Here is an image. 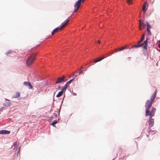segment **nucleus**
<instances>
[{
    "instance_id": "7ed1b4c3",
    "label": "nucleus",
    "mask_w": 160,
    "mask_h": 160,
    "mask_svg": "<svg viewBox=\"0 0 160 160\" xmlns=\"http://www.w3.org/2000/svg\"><path fill=\"white\" fill-rule=\"evenodd\" d=\"M36 55V53H33L28 58L26 61V63L28 66H30L32 63Z\"/></svg>"
},
{
    "instance_id": "ddd939ff",
    "label": "nucleus",
    "mask_w": 160,
    "mask_h": 160,
    "mask_svg": "<svg viewBox=\"0 0 160 160\" xmlns=\"http://www.w3.org/2000/svg\"><path fill=\"white\" fill-rule=\"evenodd\" d=\"M9 131L7 130H2L0 131V134H9L10 133Z\"/></svg>"
},
{
    "instance_id": "0eeeda50",
    "label": "nucleus",
    "mask_w": 160,
    "mask_h": 160,
    "mask_svg": "<svg viewBox=\"0 0 160 160\" xmlns=\"http://www.w3.org/2000/svg\"><path fill=\"white\" fill-rule=\"evenodd\" d=\"M157 94V89H155V91L153 93V94L152 96L150 98V102H152V103L154 101L156 96Z\"/></svg>"
},
{
    "instance_id": "e433bc0d",
    "label": "nucleus",
    "mask_w": 160,
    "mask_h": 160,
    "mask_svg": "<svg viewBox=\"0 0 160 160\" xmlns=\"http://www.w3.org/2000/svg\"><path fill=\"white\" fill-rule=\"evenodd\" d=\"M159 42H160V40L159 41Z\"/></svg>"
},
{
    "instance_id": "72a5a7b5",
    "label": "nucleus",
    "mask_w": 160,
    "mask_h": 160,
    "mask_svg": "<svg viewBox=\"0 0 160 160\" xmlns=\"http://www.w3.org/2000/svg\"><path fill=\"white\" fill-rule=\"evenodd\" d=\"M83 68V67H81V68Z\"/></svg>"
},
{
    "instance_id": "6e6552de",
    "label": "nucleus",
    "mask_w": 160,
    "mask_h": 160,
    "mask_svg": "<svg viewBox=\"0 0 160 160\" xmlns=\"http://www.w3.org/2000/svg\"><path fill=\"white\" fill-rule=\"evenodd\" d=\"M65 78V77L64 76H62V77L59 78L57 79V81L55 82V84L61 83L63 82L64 81V80Z\"/></svg>"
},
{
    "instance_id": "7c9ffc66",
    "label": "nucleus",
    "mask_w": 160,
    "mask_h": 160,
    "mask_svg": "<svg viewBox=\"0 0 160 160\" xmlns=\"http://www.w3.org/2000/svg\"><path fill=\"white\" fill-rule=\"evenodd\" d=\"M158 47L159 48H160V43L158 44Z\"/></svg>"
},
{
    "instance_id": "f03ea898",
    "label": "nucleus",
    "mask_w": 160,
    "mask_h": 160,
    "mask_svg": "<svg viewBox=\"0 0 160 160\" xmlns=\"http://www.w3.org/2000/svg\"><path fill=\"white\" fill-rule=\"evenodd\" d=\"M143 40L144 39L141 38L140 40L138 42V44L133 46L132 48H138L143 46V48L144 49H147V46L148 45V40L147 39L146 40L144 41L142 43H141V42H142Z\"/></svg>"
},
{
    "instance_id": "bb28decb",
    "label": "nucleus",
    "mask_w": 160,
    "mask_h": 160,
    "mask_svg": "<svg viewBox=\"0 0 160 160\" xmlns=\"http://www.w3.org/2000/svg\"><path fill=\"white\" fill-rule=\"evenodd\" d=\"M144 37H145V35L144 34H143V35H142V39H144Z\"/></svg>"
},
{
    "instance_id": "2eb2a0df",
    "label": "nucleus",
    "mask_w": 160,
    "mask_h": 160,
    "mask_svg": "<svg viewBox=\"0 0 160 160\" xmlns=\"http://www.w3.org/2000/svg\"><path fill=\"white\" fill-rule=\"evenodd\" d=\"M63 91L62 90L59 92L58 94H57L56 97H59L61 96L63 93Z\"/></svg>"
},
{
    "instance_id": "f257e3e1",
    "label": "nucleus",
    "mask_w": 160,
    "mask_h": 160,
    "mask_svg": "<svg viewBox=\"0 0 160 160\" xmlns=\"http://www.w3.org/2000/svg\"><path fill=\"white\" fill-rule=\"evenodd\" d=\"M153 103L150 102V100H148L145 103V115L146 116L148 115L154 116L156 112V109L154 108H152L151 111H149Z\"/></svg>"
},
{
    "instance_id": "b1692460",
    "label": "nucleus",
    "mask_w": 160,
    "mask_h": 160,
    "mask_svg": "<svg viewBox=\"0 0 160 160\" xmlns=\"http://www.w3.org/2000/svg\"><path fill=\"white\" fill-rule=\"evenodd\" d=\"M132 0H127V2L128 4H132V3L131 2V1Z\"/></svg>"
},
{
    "instance_id": "5701e85b",
    "label": "nucleus",
    "mask_w": 160,
    "mask_h": 160,
    "mask_svg": "<svg viewBox=\"0 0 160 160\" xmlns=\"http://www.w3.org/2000/svg\"><path fill=\"white\" fill-rule=\"evenodd\" d=\"M29 83V82H23V84L25 86H28Z\"/></svg>"
},
{
    "instance_id": "a878e982",
    "label": "nucleus",
    "mask_w": 160,
    "mask_h": 160,
    "mask_svg": "<svg viewBox=\"0 0 160 160\" xmlns=\"http://www.w3.org/2000/svg\"><path fill=\"white\" fill-rule=\"evenodd\" d=\"M82 72H83V71H82V70L81 71H80L79 72L78 75H80L81 74H82Z\"/></svg>"
},
{
    "instance_id": "4be33fe9",
    "label": "nucleus",
    "mask_w": 160,
    "mask_h": 160,
    "mask_svg": "<svg viewBox=\"0 0 160 160\" xmlns=\"http://www.w3.org/2000/svg\"><path fill=\"white\" fill-rule=\"evenodd\" d=\"M28 86L29 88V89H32V86L30 83H29L28 84Z\"/></svg>"
},
{
    "instance_id": "412c9836",
    "label": "nucleus",
    "mask_w": 160,
    "mask_h": 160,
    "mask_svg": "<svg viewBox=\"0 0 160 160\" xmlns=\"http://www.w3.org/2000/svg\"><path fill=\"white\" fill-rule=\"evenodd\" d=\"M57 123V120H54L52 123L51 124L54 126V125H55Z\"/></svg>"
},
{
    "instance_id": "9b49d317",
    "label": "nucleus",
    "mask_w": 160,
    "mask_h": 160,
    "mask_svg": "<svg viewBox=\"0 0 160 160\" xmlns=\"http://www.w3.org/2000/svg\"><path fill=\"white\" fill-rule=\"evenodd\" d=\"M127 48V46H124V47H122L115 49L114 50V52H118V51L123 50L124 49Z\"/></svg>"
},
{
    "instance_id": "f8f14e48",
    "label": "nucleus",
    "mask_w": 160,
    "mask_h": 160,
    "mask_svg": "<svg viewBox=\"0 0 160 160\" xmlns=\"http://www.w3.org/2000/svg\"><path fill=\"white\" fill-rule=\"evenodd\" d=\"M147 31L148 32V34L151 35V32L150 31V29L151 28V26L149 25L148 22L147 23Z\"/></svg>"
},
{
    "instance_id": "c85d7f7f",
    "label": "nucleus",
    "mask_w": 160,
    "mask_h": 160,
    "mask_svg": "<svg viewBox=\"0 0 160 160\" xmlns=\"http://www.w3.org/2000/svg\"><path fill=\"white\" fill-rule=\"evenodd\" d=\"M113 53H114V52H111V54H109V56H110V55H112V54H113Z\"/></svg>"
},
{
    "instance_id": "39448f33",
    "label": "nucleus",
    "mask_w": 160,
    "mask_h": 160,
    "mask_svg": "<svg viewBox=\"0 0 160 160\" xmlns=\"http://www.w3.org/2000/svg\"><path fill=\"white\" fill-rule=\"evenodd\" d=\"M85 0H78L77 1L75 4L74 5V7L76 9L75 10L74 12H76L79 9L81 4V2L82 3Z\"/></svg>"
},
{
    "instance_id": "c9c22d12",
    "label": "nucleus",
    "mask_w": 160,
    "mask_h": 160,
    "mask_svg": "<svg viewBox=\"0 0 160 160\" xmlns=\"http://www.w3.org/2000/svg\"><path fill=\"white\" fill-rule=\"evenodd\" d=\"M58 88H60V87H59Z\"/></svg>"
},
{
    "instance_id": "f3484780",
    "label": "nucleus",
    "mask_w": 160,
    "mask_h": 160,
    "mask_svg": "<svg viewBox=\"0 0 160 160\" xmlns=\"http://www.w3.org/2000/svg\"><path fill=\"white\" fill-rule=\"evenodd\" d=\"M68 85L66 83L63 87L62 88V90H63V91H65L66 90V89L68 87Z\"/></svg>"
},
{
    "instance_id": "9d476101",
    "label": "nucleus",
    "mask_w": 160,
    "mask_h": 160,
    "mask_svg": "<svg viewBox=\"0 0 160 160\" xmlns=\"http://www.w3.org/2000/svg\"><path fill=\"white\" fill-rule=\"evenodd\" d=\"M148 2H145L143 3L142 10L144 12H145L147 9H146V7H148Z\"/></svg>"
},
{
    "instance_id": "4468645a",
    "label": "nucleus",
    "mask_w": 160,
    "mask_h": 160,
    "mask_svg": "<svg viewBox=\"0 0 160 160\" xmlns=\"http://www.w3.org/2000/svg\"><path fill=\"white\" fill-rule=\"evenodd\" d=\"M20 93L18 92H16L15 94L12 96V98H18L20 96Z\"/></svg>"
},
{
    "instance_id": "423d86ee",
    "label": "nucleus",
    "mask_w": 160,
    "mask_h": 160,
    "mask_svg": "<svg viewBox=\"0 0 160 160\" xmlns=\"http://www.w3.org/2000/svg\"><path fill=\"white\" fill-rule=\"evenodd\" d=\"M150 116V117L149 119V124L150 127H152L154 124V119L152 118V117L154 116Z\"/></svg>"
},
{
    "instance_id": "aec40b11",
    "label": "nucleus",
    "mask_w": 160,
    "mask_h": 160,
    "mask_svg": "<svg viewBox=\"0 0 160 160\" xmlns=\"http://www.w3.org/2000/svg\"><path fill=\"white\" fill-rule=\"evenodd\" d=\"M11 104V103L9 101H8L5 103V105L7 106H9Z\"/></svg>"
},
{
    "instance_id": "cd10ccee",
    "label": "nucleus",
    "mask_w": 160,
    "mask_h": 160,
    "mask_svg": "<svg viewBox=\"0 0 160 160\" xmlns=\"http://www.w3.org/2000/svg\"><path fill=\"white\" fill-rule=\"evenodd\" d=\"M72 76L73 77H77V75H75L74 74H72Z\"/></svg>"
},
{
    "instance_id": "6ab92c4d",
    "label": "nucleus",
    "mask_w": 160,
    "mask_h": 160,
    "mask_svg": "<svg viewBox=\"0 0 160 160\" xmlns=\"http://www.w3.org/2000/svg\"><path fill=\"white\" fill-rule=\"evenodd\" d=\"M75 79V78H72V79L70 80H69V81H68V82H67V84L68 85L69 84H70L71 83V82Z\"/></svg>"
},
{
    "instance_id": "473e14b6",
    "label": "nucleus",
    "mask_w": 160,
    "mask_h": 160,
    "mask_svg": "<svg viewBox=\"0 0 160 160\" xmlns=\"http://www.w3.org/2000/svg\"><path fill=\"white\" fill-rule=\"evenodd\" d=\"M75 78V77H73V78Z\"/></svg>"
},
{
    "instance_id": "1a4fd4ad",
    "label": "nucleus",
    "mask_w": 160,
    "mask_h": 160,
    "mask_svg": "<svg viewBox=\"0 0 160 160\" xmlns=\"http://www.w3.org/2000/svg\"><path fill=\"white\" fill-rule=\"evenodd\" d=\"M139 29L140 30H142L143 28V27H145L146 25L145 24L141 22V20H139Z\"/></svg>"
},
{
    "instance_id": "f704fd0d",
    "label": "nucleus",
    "mask_w": 160,
    "mask_h": 160,
    "mask_svg": "<svg viewBox=\"0 0 160 160\" xmlns=\"http://www.w3.org/2000/svg\"><path fill=\"white\" fill-rule=\"evenodd\" d=\"M71 76H69V78H71Z\"/></svg>"
},
{
    "instance_id": "20e7f679",
    "label": "nucleus",
    "mask_w": 160,
    "mask_h": 160,
    "mask_svg": "<svg viewBox=\"0 0 160 160\" xmlns=\"http://www.w3.org/2000/svg\"><path fill=\"white\" fill-rule=\"evenodd\" d=\"M69 21V19L68 20L66 21V22L64 24H63L62 26H61L60 27L56 28L52 32V35H53L54 34V33L57 32L59 30H61L64 28H65L67 25Z\"/></svg>"
},
{
    "instance_id": "dca6fc26",
    "label": "nucleus",
    "mask_w": 160,
    "mask_h": 160,
    "mask_svg": "<svg viewBox=\"0 0 160 160\" xmlns=\"http://www.w3.org/2000/svg\"><path fill=\"white\" fill-rule=\"evenodd\" d=\"M105 58V57H102L101 58H98L97 59H95L94 60V62L95 63L97 62H98L101 61V60L104 59Z\"/></svg>"
},
{
    "instance_id": "c756f323",
    "label": "nucleus",
    "mask_w": 160,
    "mask_h": 160,
    "mask_svg": "<svg viewBox=\"0 0 160 160\" xmlns=\"http://www.w3.org/2000/svg\"><path fill=\"white\" fill-rule=\"evenodd\" d=\"M101 42V41L100 40H98V43L99 44H100Z\"/></svg>"
},
{
    "instance_id": "2f4dec72",
    "label": "nucleus",
    "mask_w": 160,
    "mask_h": 160,
    "mask_svg": "<svg viewBox=\"0 0 160 160\" xmlns=\"http://www.w3.org/2000/svg\"><path fill=\"white\" fill-rule=\"evenodd\" d=\"M20 147L19 148V150L18 152H20Z\"/></svg>"
},
{
    "instance_id": "a211bd4d",
    "label": "nucleus",
    "mask_w": 160,
    "mask_h": 160,
    "mask_svg": "<svg viewBox=\"0 0 160 160\" xmlns=\"http://www.w3.org/2000/svg\"><path fill=\"white\" fill-rule=\"evenodd\" d=\"M11 52L12 51L11 50H9L6 52V54L7 55H9L11 54Z\"/></svg>"
},
{
    "instance_id": "393cba45",
    "label": "nucleus",
    "mask_w": 160,
    "mask_h": 160,
    "mask_svg": "<svg viewBox=\"0 0 160 160\" xmlns=\"http://www.w3.org/2000/svg\"><path fill=\"white\" fill-rule=\"evenodd\" d=\"M120 151L121 152H122L123 151V150L122 149H120V150H119V151L118 152V154H120V155H121V153L119 152Z\"/></svg>"
}]
</instances>
